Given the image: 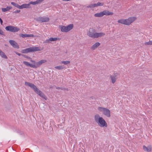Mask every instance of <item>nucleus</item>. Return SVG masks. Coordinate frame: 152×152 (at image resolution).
Segmentation results:
<instances>
[{"mask_svg": "<svg viewBox=\"0 0 152 152\" xmlns=\"http://www.w3.org/2000/svg\"><path fill=\"white\" fill-rule=\"evenodd\" d=\"M44 0H38L35 1H31L29 3V5H30V4L36 5L40 3Z\"/></svg>", "mask_w": 152, "mask_h": 152, "instance_id": "f3484780", "label": "nucleus"}, {"mask_svg": "<svg viewBox=\"0 0 152 152\" xmlns=\"http://www.w3.org/2000/svg\"><path fill=\"white\" fill-rule=\"evenodd\" d=\"M95 122L101 127H107V125L105 121L102 117H100L99 114H96L94 116Z\"/></svg>", "mask_w": 152, "mask_h": 152, "instance_id": "f03ea898", "label": "nucleus"}, {"mask_svg": "<svg viewBox=\"0 0 152 152\" xmlns=\"http://www.w3.org/2000/svg\"><path fill=\"white\" fill-rule=\"evenodd\" d=\"M25 85L28 86L32 88L35 92H36L40 97L45 99H47V97L45 96L44 94L39 89H38L34 84L28 82H25Z\"/></svg>", "mask_w": 152, "mask_h": 152, "instance_id": "7ed1b4c3", "label": "nucleus"}, {"mask_svg": "<svg viewBox=\"0 0 152 152\" xmlns=\"http://www.w3.org/2000/svg\"><path fill=\"white\" fill-rule=\"evenodd\" d=\"M60 38L58 37H51L50 38V41H56L57 40H60Z\"/></svg>", "mask_w": 152, "mask_h": 152, "instance_id": "5701e85b", "label": "nucleus"}, {"mask_svg": "<svg viewBox=\"0 0 152 152\" xmlns=\"http://www.w3.org/2000/svg\"><path fill=\"white\" fill-rule=\"evenodd\" d=\"M151 45H152V40L151 41Z\"/></svg>", "mask_w": 152, "mask_h": 152, "instance_id": "4c0bfd02", "label": "nucleus"}, {"mask_svg": "<svg viewBox=\"0 0 152 152\" xmlns=\"http://www.w3.org/2000/svg\"><path fill=\"white\" fill-rule=\"evenodd\" d=\"M110 77L112 81V83H114L117 79L116 76L111 75L110 76Z\"/></svg>", "mask_w": 152, "mask_h": 152, "instance_id": "aec40b11", "label": "nucleus"}, {"mask_svg": "<svg viewBox=\"0 0 152 152\" xmlns=\"http://www.w3.org/2000/svg\"><path fill=\"white\" fill-rule=\"evenodd\" d=\"M9 42L10 45L14 48L17 49H18L19 48L18 43L15 41L10 40L9 41Z\"/></svg>", "mask_w": 152, "mask_h": 152, "instance_id": "1a4fd4ad", "label": "nucleus"}, {"mask_svg": "<svg viewBox=\"0 0 152 152\" xmlns=\"http://www.w3.org/2000/svg\"><path fill=\"white\" fill-rule=\"evenodd\" d=\"M97 7V4H90L88 6H87L88 8H94Z\"/></svg>", "mask_w": 152, "mask_h": 152, "instance_id": "393cba45", "label": "nucleus"}, {"mask_svg": "<svg viewBox=\"0 0 152 152\" xmlns=\"http://www.w3.org/2000/svg\"><path fill=\"white\" fill-rule=\"evenodd\" d=\"M128 19L129 26L137 19V18L135 17L132 16L129 17Z\"/></svg>", "mask_w": 152, "mask_h": 152, "instance_id": "ddd939ff", "label": "nucleus"}, {"mask_svg": "<svg viewBox=\"0 0 152 152\" xmlns=\"http://www.w3.org/2000/svg\"><path fill=\"white\" fill-rule=\"evenodd\" d=\"M104 3L103 2L100 3L99 2L97 3V7L98 6H102L104 5Z\"/></svg>", "mask_w": 152, "mask_h": 152, "instance_id": "c756f323", "label": "nucleus"}, {"mask_svg": "<svg viewBox=\"0 0 152 152\" xmlns=\"http://www.w3.org/2000/svg\"><path fill=\"white\" fill-rule=\"evenodd\" d=\"M16 54H17L18 56H20L21 55V54L20 53H19L16 52Z\"/></svg>", "mask_w": 152, "mask_h": 152, "instance_id": "c9c22d12", "label": "nucleus"}, {"mask_svg": "<svg viewBox=\"0 0 152 152\" xmlns=\"http://www.w3.org/2000/svg\"><path fill=\"white\" fill-rule=\"evenodd\" d=\"M87 35L93 38H96L104 36L105 34L103 32L97 33L96 32V30L93 28H90L87 33Z\"/></svg>", "mask_w": 152, "mask_h": 152, "instance_id": "f257e3e1", "label": "nucleus"}, {"mask_svg": "<svg viewBox=\"0 0 152 152\" xmlns=\"http://www.w3.org/2000/svg\"><path fill=\"white\" fill-rule=\"evenodd\" d=\"M144 151L147 152H151L152 151V147L151 145H149L147 146L143 145L142 147Z\"/></svg>", "mask_w": 152, "mask_h": 152, "instance_id": "9d476101", "label": "nucleus"}, {"mask_svg": "<svg viewBox=\"0 0 152 152\" xmlns=\"http://www.w3.org/2000/svg\"><path fill=\"white\" fill-rule=\"evenodd\" d=\"M113 14V13L112 12H110L108 10H104L99 13L95 14L94 15L96 17H102L104 15H112Z\"/></svg>", "mask_w": 152, "mask_h": 152, "instance_id": "423d86ee", "label": "nucleus"}, {"mask_svg": "<svg viewBox=\"0 0 152 152\" xmlns=\"http://www.w3.org/2000/svg\"><path fill=\"white\" fill-rule=\"evenodd\" d=\"M12 8V7L11 6L7 7L6 8H2V10L3 12H5L9 11L10 9Z\"/></svg>", "mask_w": 152, "mask_h": 152, "instance_id": "412c9836", "label": "nucleus"}, {"mask_svg": "<svg viewBox=\"0 0 152 152\" xmlns=\"http://www.w3.org/2000/svg\"><path fill=\"white\" fill-rule=\"evenodd\" d=\"M31 7L29 5V4H25L20 5V9L23 8H30Z\"/></svg>", "mask_w": 152, "mask_h": 152, "instance_id": "dca6fc26", "label": "nucleus"}, {"mask_svg": "<svg viewBox=\"0 0 152 152\" xmlns=\"http://www.w3.org/2000/svg\"><path fill=\"white\" fill-rule=\"evenodd\" d=\"M128 19H125V25L129 26Z\"/></svg>", "mask_w": 152, "mask_h": 152, "instance_id": "7c9ffc66", "label": "nucleus"}, {"mask_svg": "<svg viewBox=\"0 0 152 152\" xmlns=\"http://www.w3.org/2000/svg\"><path fill=\"white\" fill-rule=\"evenodd\" d=\"M57 88V89H59V88Z\"/></svg>", "mask_w": 152, "mask_h": 152, "instance_id": "58836bf2", "label": "nucleus"}, {"mask_svg": "<svg viewBox=\"0 0 152 152\" xmlns=\"http://www.w3.org/2000/svg\"><path fill=\"white\" fill-rule=\"evenodd\" d=\"M128 19L129 26L137 19V18L135 17L132 16L129 17Z\"/></svg>", "mask_w": 152, "mask_h": 152, "instance_id": "4468645a", "label": "nucleus"}, {"mask_svg": "<svg viewBox=\"0 0 152 152\" xmlns=\"http://www.w3.org/2000/svg\"><path fill=\"white\" fill-rule=\"evenodd\" d=\"M144 44L145 45H151V41H149L148 42H146Z\"/></svg>", "mask_w": 152, "mask_h": 152, "instance_id": "c85d7f7f", "label": "nucleus"}, {"mask_svg": "<svg viewBox=\"0 0 152 152\" xmlns=\"http://www.w3.org/2000/svg\"><path fill=\"white\" fill-rule=\"evenodd\" d=\"M23 63L26 66H29L30 67L33 68H34L36 67V66L34 64H30L29 62L26 61H23Z\"/></svg>", "mask_w": 152, "mask_h": 152, "instance_id": "a211bd4d", "label": "nucleus"}, {"mask_svg": "<svg viewBox=\"0 0 152 152\" xmlns=\"http://www.w3.org/2000/svg\"><path fill=\"white\" fill-rule=\"evenodd\" d=\"M100 45V43L99 42H97L94 44L91 47L92 50H94L98 47Z\"/></svg>", "mask_w": 152, "mask_h": 152, "instance_id": "6ab92c4d", "label": "nucleus"}, {"mask_svg": "<svg viewBox=\"0 0 152 152\" xmlns=\"http://www.w3.org/2000/svg\"><path fill=\"white\" fill-rule=\"evenodd\" d=\"M6 30L12 32H17L20 30V28L16 27H14L12 26H8L5 27Z\"/></svg>", "mask_w": 152, "mask_h": 152, "instance_id": "6e6552de", "label": "nucleus"}, {"mask_svg": "<svg viewBox=\"0 0 152 152\" xmlns=\"http://www.w3.org/2000/svg\"><path fill=\"white\" fill-rule=\"evenodd\" d=\"M73 24H70L66 26H60L59 28L61 29V31L63 32H66L70 30L73 28Z\"/></svg>", "mask_w": 152, "mask_h": 152, "instance_id": "0eeeda50", "label": "nucleus"}, {"mask_svg": "<svg viewBox=\"0 0 152 152\" xmlns=\"http://www.w3.org/2000/svg\"><path fill=\"white\" fill-rule=\"evenodd\" d=\"M61 63L65 65L67 64H69L70 63V61H62Z\"/></svg>", "mask_w": 152, "mask_h": 152, "instance_id": "cd10ccee", "label": "nucleus"}, {"mask_svg": "<svg viewBox=\"0 0 152 152\" xmlns=\"http://www.w3.org/2000/svg\"><path fill=\"white\" fill-rule=\"evenodd\" d=\"M31 61L33 63H35V62L34 61V60H31Z\"/></svg>", "mask_w": 152, "mask_h": 152, "instance_id": "f704fd0d", "label": "nucleus"}, {"mask_svg": "<svg viewBox=\"0 0 152 152\" xmlns=\"http://www.w3.org/2000/svg\"><path fill=\"white\" fill-rule=\"evenodd\" d=\"M19 36L23 38L24 37H33L34 36L32 34H20Z\"/></svg>", "mask_w": 152, "mask_h": 152, "instance_id": "2eb2a0df", "label": "nucleus"}, {"mask_svg": "<svg viewBox=\"0 0 152 152\" xmlns=\"http://www.w3.org/2000/svg\"><path fill=\"white\" fill-rule=\"evenodd\" d=\"M118 23L125 25V19H119L118 21Z\"/></svg>", "mask_w": 152, "mask_h": 152, "instance_id": "b1692460", "label": "nucleus"}, {"mask_svg": "<svg viewBox=\"0 0 152 152\" xmlns=\"http://www.w3.org/2000/svg\"><path fill=\"white\" fill-rule=\"evenodd\" d=\"M0 22L1 23V25H2V23H3V21H2V19L0 18Z\"/></svg>", "mask_w": 152, "mask_h": 152, "instance_id": "72a5a7b5", "label": "nucleus"}, {"mask_svg": "<svg viewBox=\"0 0 152 152\" xmlns=\"http://www.w3.org/2000/svg\"><path fill=\"white\" fill-rule=\"evenodd\" d=\"M0 55L2 57L4 58L7 59V57L5 55V53L2 52L1 50H0Z\"/></svg>", "mask_w": 152, "mask_h": 152, "instance_id": "4be33fe9", "label": "nucleus"}, {"mask_svg": "<svg viewBox=\"0 0 152 152\" xmlns=\"http://www.w3.org/2000/svg\"><path fill=\"white\" fill-rule=\"evenodd\" d=\"M97 110L99 112L102 113L107 117H110V112L108 109L99 107L97 108Z\"/></svg>", "mask_w": 152, "mask_h": 152, "instance_id": "39448f33", "label": "nucleus"}, {"mask_svg": "<svg viewBox=\"0 0 152 152\" xmlns=\"http://www.w3.org/2000/svg\"><path fill=\"white\" fill-rule=\"evenodd\" d=\"M43 48H40L39 47H31L23 50L21 52L22 53H25L29 52H34L35 51H41L43 49Z\"/></svg>", "mask_w": 152, "mask_h": 152, "instance_id": "20e7f679", "label": "nucleus"}, {"mask_svg": "<svg viewBox=\"0 0 152 152\" xmlns=\"http://www.w3.org/2000/svg\"><path fill=\"white\" fill-rule=\"evenodd\" d=\"M11 4L13 5L14 6H15V7L18 8V9H20V5H19L17 3H15L14 2H11Z\"/></svg>", "mask_w": 152, "mask_h": 152, "instance_id": "a878e982", "label": "nucleus"}, {"mask_svg": "<svg viewBox=\"0 0 152 152\" xmlns=\"http://www.w3.org/2000/svg\"><path fill=\"white\" fill-rule=\"evenodd\" d=\"M55 68L58 70H61L64 69V67L62 66H56Z\"/></svg>", "mask_w": 152, "mask_h": 152, "instance_id": "bb28decb", "label": "nucleus"}, {"mask_svg": "<svg viewBox=\"0 0 152 152\" xmlns=\"http://www.w3.org/2000/svg\"><path fill=\"white\" fill-rule=\"evenodd\" d=\"M20 10H15V11L14 12L15 13H18L20 12Z\"/></svg>", "mask_w": 152, "mask_h": 152, "instance_id": "473e14b6", "label": "nucleus"}, {"mask_svg": "<svg viewBox=\"0 0 152 152\" xmlns=\"http://www.w3.org/2000/svg\"><path fill=\"white\" fill-rule=\"evenodd\" d=\"M50 39H46L45 41L44 42L45 43H49L50 42Z\"/></svg>", "mask_w": 152, "mask_h": 152, "instance_id": "2f4dec72", "label": "nucleus"}, {"mask_svg": "<svg viewBox=\"0 0 152 152\" xmlns=\"http://www.w3.org/2000/svg\"><path fill=\"white\" fill-rule=\"evenodd\" d=\"M63 1H69L70 0H62Z\"/></svg>", "mask_w": 152, "mask_h": 152, "instance_id": "e433bc0d", "label": "nucleus"}, {"mask_svg": "<svg viewBox=\"0 0 152 152\" xmlns=\"http://www.w3.org/2000/svg\"><path fill=\"white\" fill-rule=\"evenodd\" d=\"M38 20L41 22H45L48 21L49 20V18L48 17H40L38 18Z\"/></svg>", "mask_w": 152, "mask_h": 152, "instance_id": "f8f14e48", "label": "nucleus"}, {"mask_svg": "<svg viewBox=\"0 0 152 152\" xmlns=\"http://www.w3.org/2000/svg\"><path fill=\"white\" fill-rule=\"evenodd\" d=\"M46 61V60L45 59H43L36 62V65H35L36 66V67L34 68H36L37 67H39L42 64L45 63Z\"/></svg>", "mask_w": 152, "mask_h": 152, "instance_id": "9b49d317", "label": "nucleus"}]
</instances>
